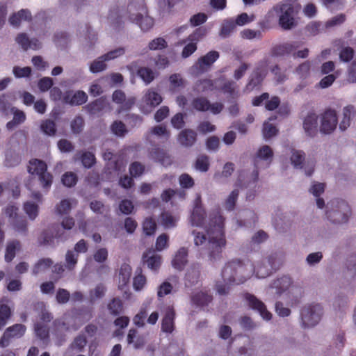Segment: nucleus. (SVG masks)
<instances>
[{
  "mask_svg": "<svg viewBox=\"0 0 356 356\" xmlns=\"http://www.w3.org/2000/svg\"><path fill=\"white\" fill-rule=\"evenodd\" d=\"M131 270L132 269L131 266L127 264H123L121 266L119 272V288L120 289H122V288L129 282L131 275Z\"/></svg>",
  "mask_w": 356,
  "mask_h": 356,
  "instance_id": "nucleus-36",
  "label": "nucleus"
},
{
  "mask_svg": "<svg viewBox=\"0 0 356 356\" xmlns=\"http://www.w3.org/2000/svg\"><path fill=\"white\" fill-rule=\"evenodd\" d=\"M8 302L9 300L6 298L0 300V330L6 326L13 314L10 306L8 305Z\"/></svg>",
  "mask_w": 356,
  "mask_h": 356,
  "instance_id": "nucleus-24",
  "label": "nucleus"
},
{
  "mask_svg": "<svg viewBox=\"0 0 356 356\" xmlns=\"http://www.w3.org/2000/svg\"><path fill=\"white\" fill-rule=\"evenodd\" d=\"M338 122L337 113L331 108L326 109L321 114L320 131L325 134H330L336 129Z\"/></svg>",
  "mask_w": 356,
  "mask_h": 356,
  "instance_id": "nucleus-8",
  "label": "nucleus"
},
{
  "mask_svg": "<svg viewBox=\"0 0 356 356\" xmlns=\"http://www.w3.org/2000/svg\"><path fill=\"white\" fill-rule=\"evenodd\" d=\"M13 225L16 232L26 234L28 231L27 221L24 217L15 216L13 220Z\"/></svg>",
  "mask_w": 356,
  "mask_h": 356,
  "instance_id": "nucleus-47",
  "label": "nucleus"
},
{
  "mask_svg": "<svg viewBox=\"0 0 356 356\" xmlns=\"http://www.w3.org/2000/svg\"><path fill=\"white\" fill-rule=\"evenodd\" d=\"M191 299L193 305L199 307H203L211 302L213 296L207 291H201L193 294Z\"/></svg>",
  "mask_w": 356,
  "mask_h": 356,
  "instance_id": "nucleus-26",
  "label": "nucleus"
},
{
  "mask_svg": "<svg viewBox=\"0 0 356 356\" xmlns=\"http://www.w3.org/2000/svg\"><path fill=\"white\" fill-rule=\"evenodd\" d=\"M131 22L135 23L140 27V29L147 31L149 30L154 25V19L147 14L138 15V17H135L134 19L131 21Z\"/></svg>",
  "mask_w": 356,
  "mask_h": 356,
  "instance_id": "nucleus-35",
  "label": "nucleus"
},
{
  "mask_svg": "<svg viewBox=\"0 0 356 356\" xmlns=\"http://www.w3.org/2000/svg\"><path fill=\"white\" fill-rule=\"evenodd\" d=\"M147 315V309L145 307L140 308L138 313L136 314L133 318L134 323L138 327H144Z\"/></svg>",
  "mask_w": 356,
  "mask_h": 356,
  "instance_id": "nucleus-51",
  "label": "nucleus"
},
{
  "mask_svg": "<svg viewBox=\"0 0 356 356\" xmlns=\"http://www.w3.org/2000/svg\"><path fill=\"white\" fill-rule=\"evenodd\" d=\"M106 60L101 58L99 56L97 59L93 60L90 65V71L92 73H98L104 71L106 68Z\"/></svg>",
  "mask_w": 356,
  "mask_h": 356,
  "instance_id": "nucleus-53",
  "label": "nucleus"
},
{
  "mask_svg": "<svg viewBox=\"0 0 356 356\" xmlns=\"http://www.w3.org/2000/svg\"><path fill=\"white\" fill-rule=\"evenodd\" d=\"M291 285V278L289 276L284 275L275 280L270 284V288L275 289V293L280 296L286 292Z\"/></svg>",
  "mask_w": 356,
  "mask_h": 356,
  "instance_id": "nucleus-22",
  "label": "nucleus"
},
{
  "mask_svg": "<svg viewBox=\"0 0 356 356\" xmlns=\"http://www.w3.org/2000/svg\"><path fill=\"white\" fill-rule=\"evenodd\" d=\"M24 209L31 220H34L38 215V206L35 203L30 202L24 203Z\"/></svg>",
  "mask_w": 356,
  "mask_h": 356,
  "instance_id": "nucleus-56",
  "label": "nucleus"
},
{
  "mask_svg": "<svg viewBox=\"0 0 356 356\" xmlns=\"http://www.w3.org/2000/svg\"><path fill=\"white\" fill-rule=\"evenodd\" d=\"M161 220L162 225L166 228L173 227L176 225L175 219L170 213L167 211L161 213Z\"/></svg>",
  "mask_w": 356,
  "mask_h": 356,
  "instance_id": "nucleus-63",
  "label": "nucleus"
},
{
  "mask_svg": "<svg viewBox=\"0 0 356 356\" xmlns=\"http://www.w3.org/2000/svg\"><path fill=\"white\" fill-rule=\"evenodd\" d=\"M300 47L299 42H284L273 47L271 55L280 57L293 55V52Z\"/></svg>",
  "mask_w": 356,
  "mask_h": 356,
  "instance_id": "nucleus-14",
  "label": "nucleus"
},
{
  "mask_svg": "<svg viewBox=\"0 0 356 356\" xmlns=\"http://www.w3.org/2000/svg\"><path fill=\"white\" fill-rule=\"evenodd\" d=\"M245 270V265L241 261L234 259L228 262L223 268L221 273L222 278L225 284L217 283L216 285L217 292L220 295H226L229 290L228 284H241L243 283L246 280L244 276Z\"/></svg>",
  "mask_w": 356,
  "mask_h": 356,
  "instance_id": "nucleus-2",
  "label": "nucleus"
},
{
  "mask_svg": "<svg viewBox=\"0 0 356 356\" xmlns=\"http://www.w3.org/2000/svg\"><path fill=\"white\" fill-rule=\"evenodd\" d=\"M144 233L147 236L153 235L156 229V224L152 218H147L143 223Z\"/></svg>",
  "mask_w": 356,
  "mask_h": 356,
  "instance_id": "nucleus-54",
  "label": "nucleus"
},
{
  "mask_svg": "<svg viewBox=\"0 0 356 356\" xmlns=\"http://www.w3.org/2000/svg\"><path fill=\"white\" fill-rule=\"evenodd\" d=\"M305 154L300 150H293L291 156V163L296 168H302L303 161H305Z\"/></svg>",
  "mask_w": 356,
  "mask_h": 356,
  "instance_id": "nucleus-46",
  "label": "nucleus"
},
{
  "mask_svg": "<svg viewBox=\"0 0 356 356\" xmlns=\"http://www.w3.org/2000/svg\"><path fill=\"white\" fill-rule=\"evenodd\" d=\"M179 182L181 187L186 189L191 188L195 184L194 179L187 173L179 176Z\"/></svg>",
  "mask_w": 356,
  "mask_h": 356,
  "instance_id": "nucleus-64",
  "label": "nucleus"
},
{
  "mask_svg": "<svg viewBox=\"0 0 356 356\" xmlns=\"http://www.w3.org/2000/svg\"><path fill=\"white\" fill-rule=\"evenodd\" d=\"M145 165L138 161H134L129 166V173L131 177H138L143 174Z\"/></svg>",
  "mask_w": 356,
  "mask_h": 356,
  "instance_id": "nucleus-59",
  "label": "nucleus"
},
{
  "mask_svg": "<svg viewBox=\"0 0 356 356\" xmlns=\"http://www.w3.org/2000/svg\"><path fill=\"white\" fill-rule=\"evenodd\" d=\"M209 156L204 154L197 156L195 163V168L201 172H207L209 169Z\"/></svg>",
  "mask_w": 356,
  "mask_h": 356,
  "instance_id": "nucleus-48",
  "label": "nucleus"
},
{
  "mask_svg": "<svg viewBox=\"0 0 356 356\" xmlns=\"http://www.w3.org/2000/svg\"><path fill=\"white\" fill-rule=\"evenodd\" d=\"M78 178L75 173L72 172H65L61 179L62 183L67 187H72L77 182Z\"/></svg>",
  "mask_w": 356,
  "mask_h": 356,
  "instance_id": "nucleus-57",
  "label": "nucleus"
},
{
  "mask_svg": "<svg viewBox=\"0 0 356 356\" xmlns=\"http://www.w3.org/2000/svg\"><path fill=\"white\" fill-rule=\"evenodd\" d=\"M273 157V152L268 145H264L257 152V156L254 159V165L256 169L252 172L253 182L256 183L259 179V170L257 168L258 159L264 160L268 161V165L271 163Z\"/></svg>",
  "mask_w": 356,
  "mask_h": 356,
  "instance_id": "nucleus-13",
  "label": "nucleus"
},
{
  "mask_svg": "<svg viewBox=\"0 0 356 356\" xmlns=\"http://www.w3.org/2000/svg\"><path fill=\"white\" fill-rule=\"evenodd\" d=\"M168 47L167 41L161 37L156 38L148 44V49L152 51L163 50Z\"/></svg>",
  "mask_w": 356,
  "mask_h": 356,
  "instance_id": "nucleus-49",
  "label": "nucleus"
},
{
  "mask_svg": "<svg viewBox=\"0 0 356 356\" xmlns=\"http://www.w3.org/2000/svg\"><path fill=\"white\" fill-rule=\"evenodd\" d=\"M162 100L161 95L152 89L148 90L144 96L145 103L153 107L159 105Z\"/></svg>",
  "mask_w": 356,
  "mask_h": 356,
  "instance_id": "nucleus-37",
  "label": "nucleus"
},
{
  "mask_svg": "<svg viewBox=\"0 0 356 356\" xmlns=\"http://www.w3.org/2000/svg\"><path fill=\"white\" fill-rule=\"evenodd\" d=\"M331 210L326 211L327 218L334 224H341L348 222L350 215V209L347 202L342 200H334L328 202Z\"/></svg>",
  "mask_w": 356,
  "mask_h": 356,
  "instance_id": "nucleus-3",
  "label": "nucleus"
},
{
  "mask_svg": "<svg viewBox=\"0 0 356 356\" xmlns=\"http://www.w3.org/2000/svg\"><path fill=\"white\" fill-rule=\"evenodd\" d=\"M78 254L73 250H67L65 254L66 267L72 270L76 266L78 261Z\"/></svg>",
  "mask_w": 356,
  "mask_h": 356,
  "instance_id": "nucleus-62",
  "label": "nucleus"
},
{
  "mask_svg": "<svg viewBox=\"0 0 356 356\" xmlns=\"http://www.w3.org/2000/svg\"><path fill=\"white\" fill-rule=\"evenodd\" d=\"M108 309L113 316L119 315L123 310V304L119 298H113L108 304Z\"/></svg>",
  "mask_w": 356,
  "mask_h": 356,
  "instance_id": "nucleus-44",
  "label": "nucleus"
},
{
  "mask_svg": "<svg viewBox=\"0 0 356 356\" xmlns=\"http://www.w3.org/2000/svg\"><path fill=\"white\" fill-rule=\"evenodd\" d=\"M311 64L310 62L307 60L300 64L296 69V72L300 76V78H307L310 73Z\"/></svg>",
  "mask_w": 356,
  "mask_h": 356,
  "instance_id": "nucleus-61",
  "label": "nucleus"
},
{
  "mask_svg": "<svg viewBox=\"0 0 356 356\" xmlns=\"http://www.w3.org/2000/svg\"><path fill=\"white\" fill-rule=\"evenodd\" d=\"M205 211L200 206H195L191 216V221L193 226L201 227L205 219Z\"/></svg>",
  "mask_w": 356,
  "mask_h": 356,
  "instance_id": "nucleus-30",
  "label": "nucleus"
},
{
  "mask_svg": "<svg viewBox=\"0 0 356 356\" xmlns=\"http://www.w3.org/2000/svg\"><path fill=\"white\" fill-rule=\"evenodd\" d=\"M323 315V307L319 304H311L301 309L300 316L304 327H314L318 323Z\"/></svg>",
  "mask_w": 356,
  "mask_h": 356,
  "instance_id": "nucleus-6",
  "label": "nucleus"
},
{
  "mask_svg": "<svg viewBox=\"0 0 356 356\" xmlns=\"http://www.w3.org/2000/svg\"><path fill=\"white\" fill-rule=\"evenodd\" d=\"M15 40L25 51L28 50L29 49L35 50L41 47V43L38 39L33 38L31 40L24 33L18 34Z\"/></svg>",
  "mask_w": 356,
  "mask_h": 356,
  "instance_id": "nucleus-21",
  "label": "nucleus"
},
{
  "mask_svg": "<svg viewBox=\"0 0 356 356\" xmlns=\"http://www.w3.org/2000/svg\"><path fill=\"white\" fill-rule=\"evenodd\" d=\"M188 263V250L185 248H179L176 252L172 261V266L178 270H182Z\"/></svg>",
  "mask_w": 356,
  "mask_h": 356,
  "instance_id": "nucleus-25",
  "label": "nucleus"
},
{
  "mask_svg": "<svg viewBox=\"0 0 356 356\" xmlns=\"http://www.w3.org/2000/svg\"><path fill=\"white\" fill-rule=\"evenodd\" d=\"M219 53L216 51H211L206 55L200 57L197 60L198 68L204 71L207 70L218 58Z\"/></svg>",
  "mask_w": 356,
  "mask_h": 356,
  "instance_id": "nucleus-27",
  "label": "nucleus"
},
{
  "mask_svg": "<svg viewBox=\"0 0 356 356\" xmlns=\"http://www.w3.org/2000/svg\"><path fill=\"white\" fill-rule=\"evenodd\" d=\"M267 74L266 65L264 62L259 63L250 76L246 86L248 90H253L255 87L261 84Z\"/></svg>",
  "mask_w": 356,
  "mask_h": 356,
  "instance_id": "nucleus-12",
  "label": "nucleus"
},
{
  "mask_svg": "<svg viewBox=\"0 0 356 356\" xmlns=\"http://www.w3.org/2000/svg\"><path fill=\"white\" fill-rule=\"evenodd\" d=\"M31 12L27 9H22L9 17V22L12 26L18 27L22 21L31 22Z\"/></svg>",
  "mask_w": 356,
  "mask_h": 356,
  "instance_id": "nucleus-28",
  "label": "nucleus"
},
{
  "mask_svg": "<svg viewBox=\"0 0 356 356\" xmlns=\"http://www.w3.org/2000/svg\"><path fill=\"white\" fill-rule=\"evenodd\" d=\"M26 120L25 113L20 110H15L13 112V118L6 124L8 129H13L15 127L23 123Z\"/></svg>",
  "mask_w": 356,
  "mask_h": 356,
  "instance_id": "nucleus-42",
  "label": "nucleus"
},
{
  "mask_svg": "<svg viewBox=\"0 0 356 356\" xmlns=\"http://www.w3.org/2000/svg\"><path fill=\"white\" fill-rule=\"evenodd\" d=\"M238 190L234 189L229 194L225 202V208L227 211H232L235 208L236 202L238 197Z\"/></svg>",
  "mask_w": 356,
  "mask_h": 356,
  "instance_id": "nucleus-55",
  "label": "nucleus"
},
{
  "mask_svg": "<svg viewBox=\"0 0 356 356\" xmlns=\"http://www.w3.org/2000/svg\"><path fill=\"white\" fill-rule=\"evenodd\" d=\"M47 169L46 163L42 160L34 159L29 161L28 172L38 175L39 181L44 189H49L53 181V176L47 172Z\"/></svg>",
  "mask_w": 356,
  "mask_h": 356,
  "instance_id": "nucleus-5",
  "label": "nucleus"
},
{
  "mask_svg": "<svg viewBox=\"0 0 356 356\" xmlns=\"http://www.w3.org/2000/svg\"><path fill=\"white\" fill-rule=\"evenodd\" d=\"M88 100L87 94L83 90H77L75 92L67 91L63 97V102L71 106H79L85 104Z\"/></svg>",
  "mask_w": 356,
  "mask_h": 356,
  "instance_id": "nucleus-15",
  "label": "nucleus"
},
{
  "mask_svg": "<svg viewBox=\"0 0 356 356\" xmlns=\"http://www.w3.org/2000/svg\"><path fill=\"white\" fill-rule=\"evenodd\" d=\"M200 278V270L199 265H193L187 271L185 276V286L191 287L195 285Z\"/></svg>",
  "mask_w": 356,
  "mask_h": 356,
  "instance_id": "nucleus-29",
  "label": "nucleus"
},
{
  "mask_svg": "<svg viewBox=\"0 0 356 356\" xmlns=\"http://www.w3.org/2000/svg\"><path fill=\"white\" fill-rule=\"evenodd\" d=\"M206 31L203 28H197L195 31L187 38L186 41L189 42L184 47L181 56L188 58L192 55L197 49V42L205 35Z\"/></svg>",
  "mask_w": 356,
  "mask_h": 356,
  "instance_id": "nucleus-10",
  "label": "nucleus"
},
{
  "mask_svg": "<svg viewBox=\"0 0 356 356\" xmlns=\"http://www.w3.org/2000/svg\"><path fill=\"white\" fill-rule=\"evenodd\" d=\"M111 129L115 135L120 137L124 136L127 132L125 124L119 120L113 122L111 126Z\"/></svg>",
  "mask_w": 356,
  "mask_h": 356,
  "instance_id": "nucleus-58",
  "label": "nucleus"
},
{
  "mask_svg": "<svg viewBox=\"0 0 356 356\" xmlns=\"http://www.w3.org/2000/svg\"><path fill=\"white\" fill-rule=\"evenodd\" d=\"M106 106V101L104 99L99 98L86 106V110L90 115H97L101 113Z\"/></svg>",
  "mask_w": 356,
  "mask_h": 356,
  "instance_id": "nucleus-34",
  "label": "nucleus"
},
{
  "mask_svg": "<svg viewBox=\"0 0 356 356\" xmlns=\"http://www.w3.org/2000/svg\"><path fill=\"white\" fill-rule=\"evenodd\" d=\"M243 297L248 306L251 309L257 312L263 319L269 321L272 318V314L268 311L266 305L254 295L250 293H244Z\"/></svg>",
  "mask_w": 356,
  "mask_h": 356,
  "instance_id": "nucleus-7",
  "label": "nucleus"
},
{
  "mask_svg": "<svg viewBox=\"0 0 356 356\" xmlns=\"http://www.w3.org/2000/svg\"><path fill=\"white\" fill-rule=\"evenodd\" d=\"M175 311L172 307H168L161 321V330L165 333H172L175 329Z\"/></svg>",
  "mask_w": 356,
  "mask_h": 356,
  "instance_id": "nucleus-20",
  "label": "nucleus"
},
{
  "mask_svg": "<svg viewBox=\"0 0 356 356\" xmlns=\"http://www.w3.org/2000/svg\"><path fill=\"white\" fill-rule=\"evenodd\" d=\"M65 232L58 229V225H53L49 229L44 230L38 237L40 245H48L53 242L54 238L62 241L66 240Z\"/></svg>",
  "mask_w": 356,
  "mask_h": 356,
  "instance_id": "nucleus-11",
  "label": "nucleus"
},
{
  "mask_svg": "<svg viewBox=\"0 0 356 356\" xmlns=\"http://www.w3.org/2000/svg\"><path fill=\"white\" fill-rule=\"evenodd\" d=\"M137 333L138 332L136 329H130L127 335V342L128 343H134V347L139 348L144 346L145 340L141 337H136Z\"/></svg>",
  "mask_w": 356,
  "mask_h": 356,
  "instance_id": "nucleus-43",
  "label": "nucleus"
},
{
  "mask_svg": "<svg viewBox=\"0 0 356 356\" xmlns=\"http://www.w3.org/2000/svg\"><path fill=\"white\" fill-rule=\"evenodd\" d=\"M197 133L191 129H185L177 136L178 143L186 147H192L197 141Z\"/></svg>",
  "mask_w": 356,
  "mask_h": 356,
  "instance_id": "nucleus-19",
  "label": "nucleus"
},
{
  "mask_svg": "<svg viewBox=\"0 0 356 356\" xmlns=\"http://www.w3.org/2000/svg\"><path fill=\"white\" fill-rule=\"evenodd\" d=\"M191 105L197 111L206 112L209 111V100L205 97H197L192 100Z\"/></svg>",
  "mask_w": 356,
  "mask_h": 356,
  "instance_id": "nucleus-40",
  "label": "nucleus"
},
{
  "mask_svg": "<svg viewBox=\"0 0 356 356\" xmlns=\"http://www.w3.org/2000/svg\"><path fill=\"white\" fill-rule=\"evenodd\" d=\"M26 326L22 324H15L8 327L0 339V347L6 348L9 346L14 339L21 338L26 332Z\"/></svg>",
  "mask_w": 356,
  "mask_h": 356,
  "instance_id": "nucleus-9",
  "label": "nucleus"
},
{
  "mask_svg": "<svg viewBox=\"0 0 356 356\" xmlns=\"http://www.w3.org/2000/svg\"><path fill=\"white\" fill-rule=\"evenodd\" d=\"M151 159L160 163L163 166H168L172 164L170 156L163 149L155 147L149 152Z\"/></svg>",
  "mask_w": 356,
  "mask_h": 356,
  "instance_id": "nucleus-23",
  "label": "nucleus"
},
{
  "mask_svg": "<svg viewBox=\"0 0 356 356\" xmlns=\"http://www.w3.org/2000/svg\"><path fill=\"white\" fill-rule=\"evenodd\" d=\"M53 264V261L49 258H43L38 260V261L34 265L32 273L34 275H37L40 273L45 272L48 270Z\"/></svg>",
  "mask_w": 356,
  "mask_h": 356,
  "instance_id": "nucleus-38",
  "label": "nucleus"
},
{
  "mask_svg": "<svg viewBox=\"0 0 356 356\" xmlns=\"http://www.w3.org/2000/svg\"><path fill=\"white\" fill-rule=\"evenodd\" d=\"M207 232L209 236L207 244L209 256L211 261H215L221 257L222 248L226 245L224 218L219 211L210 215Z\"/></svg>",
  "mask_w": 356,
  "mask_h": 356,
  "instance_id": "nucleus-1",
  "label": "nucleus"
},
{
  "mask_svg": "<svg viewBox=\"0 0 356 356\" xmlns=\"http://www.w3.org/2000/svg\"><path fill=\"white\" fill-rule=\"evenodd\" d=\"M236 23L232 19H226L222 24L220 29V35L226 38L236 29Z\"/></svg>",
  "mask_w": 356,
  "mask_h": 356,
  "instance_id": "nucleus-50",
  "label": "nucleus"
},
{
  "mask_svg": "<svg viewBox=\"0 0 356 356\" xmlns=\"http://www.w3.org/2000/svg\"><path fill=\"white\" fill-rule=\"evenodd\" d=\"M143 262L152 271H157L161 264V257L154 251H147L143 254Z\"/></svg>",
  "mask_w": 356,
  "mask_h": 356,
  "instance_id": "nucleus-18",
  "label": "nucleus"
},
{
  "mask_svg": "<svg viewBox=\"0 0 356 356\" xmlns=\"http://www.w3.org/2000/svg\"><path fill=\"white\" fill-rule=\"evenodd\" d=\"M318 115L314 111L309 112L303 120V129L307 136L314 137L317 134Z\"/></svg>",
  "mask_w": 356,
  "mask_h": 356,
  "instance_id": "nucleus-17",
  "label": "nucleus"
},
{
  "mask_svg": "<svg viewBox=\"0 0 356 356\" xmlns=\"http://www.w3.org/2000/svg\"><path fill=\"white\" fill-rule=\"evenodd\" d=\"M20 157L18 154L10 152L6 155L4 165L8 168H13L17 165L20 163Z\"/></svg>",
  "mask_w": 356,
  "mask_h": 356,
  "instance_id": "nucleus-60",
  "label": "nucleus"
},
{
  "mask_svg": "<svg viewBox=\"0 0 356 356\" xmlns=\"http://www.w3.org/2000/svg\"><path fill=\"white\" fill-rule=\"evenodd\" d=\"M355 113L353 106L348 105L343 109V119L339 124V128L341 131H345L350 124L351 117Z\"/></svg>",
  "mask_w": 356,
  "mask_h": 356,
  "instance_id": "nucleus-33",
  "label": "nucleus"
},
{
  "mask_svg": "<svg viewBox=\"0 0 356 356\" xmlns=\"http://www.w3.org/2000/svg\"><path fill=\"white\" fill-rule=\"evenodd\" d=\"M274 9L280 13L279 24L283 29L289 30L296 25L294 18V6L289 1L286 0L276 6Z\"/></svg>",
  "mask_w": 356,
  "mask_h": 356,
  "instance_id": "nucleus-4",
  "label": "nucleus"
},
{
  "mask_svg": "<svg viewBox=\"0 0 356 356\" xmlns=\"http://www.w3.org/2000/svg\"><path fill=\"white\" fill-rule=\"evenodd\" d=\"M137 75L145 83L146 85L152 82L155 78L154 72L149 67H140L136 71Z\"/></svg>",
  "mask_w": 356,
  "mask_h": 356,
  "instance_id": "nucleus-41",
  "label": "nucleus"
},
{
  "mask_svg": "<svg viewBox=\"0 0 356 356\" xmlns=\"http://www.w3.org/2000/svg\"><path fill=\"white\" fill-rule=\"evenodd\" d=\"M195 89L199 92L213 91L214 90L213 81L207 79L199 80L195 83Z\"/></svg>",
  "mask_w": 356,
  "mask_h": 356,
  "instance_id": "nucleus-45",
  "label": "nucleus"
},
{
  "mask_svg": "<svg viewBox=\"0 0 356 356\" xmlns=\"http://www.w3.org/2000/svg\"><path fill=\"white\" fill-rule=\"evenodd\" d=\"M21 248V243L19 241L14 240L8 243L5 252V261L7 263L11 262L15 257L17 251Z\"/></svg>",
  "mask_w": 356,
  "mask_h": 356,
  "instance_id": "nucleus-31",
  "label": "nucleus"
},
{
  "mask_svg": "<svg viewBox=\"0 0 356 356\" xmlns=\"http://www.w3.org/2000/svg\"><path fill=\"white\" fill-rule=\"evenodd\" d=\"M341 62L349 63L355 56V50L350 47H343L339 54Z\"/></svg>",
  "mask_w": 356,
  "mask_h": 356,
  "instance_id": "nucleus-52",
  "label": "nucleus"
},
{
  "mask_svg": "<svg viewBox=\"0 0 356 356\" xmlns=\"http://www.w3.org/2000/svg\"><path fill=\"white\" fill-rule=\"evenodd\" d=\"M147 283L146 277L143 275V270L140 267L137 268L136 275L133 280V287L135 291H141Z\"/></svg>",
  "mask_w": 356,
  "mask_h": 356,
  "instance_id": "nucleus-39",
  "label": "nucleus"
},
{
  "mask_svg": "<svg viewBox=\"0 0 356 356\" xmlns=\"http://www.w3.org/2000/svg\"><path fill=\"white\" fill-rule=\"evenodd\" d=\"M127 12L129 13V19L131 22L135 17L145 15L147 13V8L144 0H132L127 6Z\"/></svg>",
  "mask_w": 356,
  "mask_h": 356,
  "instance_id": "nucleus-16",
  "label": "nucleus"
},
{
  "mask_svg": "<svg viewBox=\"0 0 356 356\" xmlns=\"http://www.w3.org/2000/svg\"><path fill=\"white\" fill-rule=\"evenodd\" d=\"M75 159L81 160L86 168H92L96 163V158L93 153L90 152H79L75 155Z\"/></svg>",
  "mask_w": 356,
  "mask_h": 356,
  "instance_id": "nucleus-32",
  "label": "nucleus"
}]
</instances>
